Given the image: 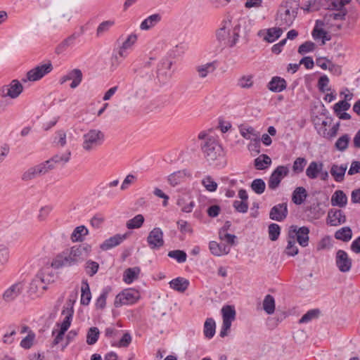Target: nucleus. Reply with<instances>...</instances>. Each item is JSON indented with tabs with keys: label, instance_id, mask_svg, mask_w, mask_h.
<instances>
[{
	"label": "nucleus",
	"instance_id": "nucleus-31",
	"mask_svg": "<svg viewBox=\"0 0 360 360\" xmlns=\"http://www.w3.org/2000/svg\"><path fill=\"white\" fill-rule=\"evenodd\" d=\"M73 314L74 310L72 307L66 308L63 310L62 314L65 316V318L63 322L60 324H58L60 327V330L66 332L68 330L71 325Z\"/></svg>",
	"mask_w": 360,
	"mask_h": 360
},
{
	"label": "nucleus",
	"instance_id": "nucleus-46",
	"mask_svg": "<svg viewBox=\"0 0 360 360\" xmlns=\"http://www.w3.org/2000/svg\"><path fill=\"white\" fill-rule=\"evenodd\" d=\"M350 141L349 134H345L341 136L335 142V146L339 151H345L347 148Z\"/></svg>",
	"mask_w": 360,
	"mask_h": 360
},
{
	"label": "nucleus",
	"instance_id": "nucleus-1",
	"mask_svg": "<svg viewBox=\"0 0 360 360\" xmlns=\"http://www.w3.org/2000/svg\"><path fill=\"white\" fill-rule=\"evenodd\" d=\"M242 22H245L244 19H240L238 24L236 25L233 30V38L229 37L231 27V20H224L221 27L217 30L216 33L217 39L221 46H233L239 38V30Z\"/></svg>",
	"mask_w": 360,
	"mask_h": 360
},
{
	"label": "nucleus",
	"instance_id": "nucleus-37",
	"mask_svg": "<svg viewBox=\"0 0 360 360\" xmlns=\"http://www.w3.org/2000/svg\"><path fill=\"white\" fill-rule=\"evenodd\" d=\"M88 233L89 231L84 226H77L74 229L71 235V239L73 242H82Z\"/></svg>",
	"mask_w": 360,
	"mask_h": 360
},
{
	"label": "nucleus",
	"instance_id": "nucleus-55",
	"mask_svg": "<svg viewBox=\"0 0 360 360\" xmlns=\"http://www.w3.org/2000/svg\"><path fill=\"white\" fill-rule=\"evenodd\" d=\"M221 314L223 319H228L234 321L236 319L235 307L231 305H225L221 309Z\"/></svg>",
	"mask_w": 360,
	"mask_h": 360
},
{
	"label": "nucleus",
	"instance_id": "nucleus-57",
	"mask_svg": "<svg viewBox=\"0 0 360 360\" xmlns=\"http://www.w3.org/2000/svg\"><path fill=\"white\" fill-rule=\"evenodd\" d=\"M269 237L272 241H276L279 238L281 227L277 224H271L268 227Z\"/></svg>",
	"mask_w": 360,
	"mask_h": 360
},
{
	"label": "nucleus",
	"instance_id": "nucleus-44",
	"mask_svg": "<svg viewBox=\"0 0 360 360\" xmlns=\"http://www.w3.org/2000/svg\"><path fill=\"white\" fill-rule=\"evenodd\" d=\"M100 331L97 327H91L86 334V343L89 345H94L98 340Z\"/></svg>",
	"mask_w": 360,
	"mask_h": 360
},
{
	"label": "nucleus",
	"instance_id": "nucleus-34",
	"mask_svg": "<svg viewBox=\"0 0 360 360\" xmlns=\"http://www.w3.org/2000/svg\"><path fill=\"white\" fill-rule=\"evenodd\" d=\"M81 300L80 302L81 304L87 306L89 305L91 299V293L90 291L89 285L88 283L87 280H83L82 282V287H81Z\"/></svg>",
	"mask_w": 360,
	"mask_h": 360
},
{
	"label": "nucleus",
	"instance_id": "nucleus-23",
	"mask_svg": "<svg viewBox=\"0 0 360 360\" xmlns=\"http://www.w3.org/2000/svg\"><path fill=\"white\" fill-rule=\"evenodd\" d=\"M216 69L217 61L201 64L195 67V71L201 79L205 78L209 74L214 72Z\"/></svg>",
	"mask_w": 360,
	"mask_h": 360
},
{
	"label": "nucleus",
	"instance_id": "nucleus-39",
	"mask_svg": "<svg viewBox=\"0 0 360 360\" xmlns=\"http://www.w3.org/2000/svg\"><path fill=\"white\" fill-rule=\"evenodd\" d=\"M271 164V160L267 155L262 154L255 159V167L257 169L262 170Z\"/></svg>",
	"mask_w": 360,
	"mask_h": 360
},
{
	"label": "nucleus",
	"instance_id": "nucleus-63",
	"mask_svg": "<svg viewBox=\"0 0 360 360\" xmlns=\"http://www.w3.org/2000/svg\"><path fill=\"white\" fill-rule=\"evenodd\" d=\"M98 264L96 262L91 260L86 262L85 265L86 272L90 276H93L94 274H96L98 270Z\"/></svg>",
	"mask_w": 360,
	"mask_h": 360
},
{
	"label": "nucleus",
	"instance_id": "nucleus-56",
	"mask_svg": "<svg viewBox=\"0 0 360 360\" xmlns=\"http://www.w3.org/2000/svg\"><path fill=\"white\" fill-rule=\"evenodd\" d=\"M321 203L317 202L313 203L307 207L308 210L313 216L314 219H319L320 217L324 214L325 211L321 207Z\"/></svg>",
	"mask_w": 360,
	"mask_h": 360
},
{
	"label": "nucleus",
	"instance_id": "nucleus-27",
	"mask_svg": "<svg viewBox=\"0 0 360 360\" xmlns=\"http://www.w3.org/2000/svg\"><path fill=\"white\" fill-rule=\"evenodd\" d=\"M172 65V62L165 59L161 61V63L158 65V68L157 70V77L159 80H167L171 77L170 74H168L167 72H164V70H169Z\"/></svg>",
	"mask_w": 360,
	"mask_h": 360
},
{
	"label": "nucleus",
	"instance_id": "nucleus-32",
	"mask_svg": "<svg viewBox=\"0 0 360 360\" xmlns=\"http://www.w3.org/2000/svg\"><path fill=\"white\" fill-rule=\"evenodd\" d=\"M307 197V190L302 187H297L292 195V201L297 205L302 204Z\"/></svg>",
	"mask_w": 360,
	"mask_h": 360
},
{
	"label": "nucleus",
	"instance_id": "nucleus-28",
	"mask_svg": "<svg viewBox=\"0 0 360 360\" xmlns=\"http://www.w3.org/2000/svg\"><path fill=\"white\" fill-rule=\"evenodd\" d=\"M188 286V280L182 277L176 278L169 282V287L173 290L180 292H184L186 291Z\"/></svg>",
	"mask_w": 360,
	"mask_h": 360
},
{
	"label": "nucleus",
	"instance_id": "nucleus-18",
	"mask_svg": "<svg viewBox=\"0 0 360 360\" xmlns=\"http://www.w3.org/2000/svg\"><path fill=\"white\" fill-rule=\"evenodd\" d=\"M346 221V216L341 210L331 209L328 212L327 224L330 226H338Z\"/></svg>",
	"mask_w": 360,
	"mask_h": 360
},
{
	"label": "nucleus",
	"instance_id": "nucleus-36",
	"mask_svg": "<svg viewBox=\"0 0 360 360\" xmlns=\"http://www.w3.org/2000/svg\"><path fill=\"white\" fill-rule=\"evenodd\" d=\"M287 246L285 249V253L290 257H294L298 254V248L296 245L295 238L290 237V234L288 232Z\"/></svg>",
	"mask_w": 360,
	"mask_h": 360
},
{
	"label": "nucleus",
	"instance_id": "nucleus-30",
	"mask_svg": "<svg viewBox=\"0 0 360 360\" xmlns=\"http://www.w3.org/2000/svg\"><path fill=\"white\" fill-rule=\"evenodd\" d=\"M161 18L162 17L160 14H153L142 21L140 25V29L141 30H148L155 27L161 20Z\"/></svg>",
	"mask_w": 360,
	"mask_h": 360
},
{
	"label": "nucleus",
	"instance_id": "nucleus-29",
	"mask_svg": "<svg viewBox=\"0 0 360 360\" xmlns=\"http://www.w3.org/2000/svg\"><path fill=\"white\" fill-rule=\"evenodd\" d=\"M287 84L283 78L274 77L268 84V89L274 92H281L286 88Z\"/></svg>",
	"mask_w": 360,
	"mask_h": 360
},
{
	"label": "nucleus",
	"instance_id": "nucleus-52",
	"mask_svg": "<svg viewBox=\"0 0 360 360\" xmlns=\"http://www.w3.org/2000/svg\"><path fill=\"white\" fill-rule=\"evenodd\" d=\"M131 342V335L129 333H125L118 342L111 340L110 344L112 347H127L129 345Z\"/></svg>",
	"mask_w": 360,
	"mask_h": 360
},
{
	"label": "nucleus",
	"instance_id": "nucleus-40",
	"mask_svg": "<svg viewBox=\"0 0 360 360\" xmlns=\"http://www.w3.org/2000/svg\"><path fill=\"white\" fill-rule=\"evenodd\" d=\"M352 236V229L349 226H345L338 230L335 233V237L338 240L344 242L349 241Z\"/></svg>",
	"mask_w": 360,
	"mask_h": 360
},
{
	"label": "nucleus",
	"instance_id": "nucleus-45",
	"mask_svg": "<svg viewBox=\"0 0 360 360\" xmlns=\"http://www.w3.org/2000/svg\"><path fill=\"white\" fill-rule=\"evenodd\" d=\"M253 78L252 75H243L238 79L237 85L242 89H250L253 86Z\"/></svg>",
	"mask_w": 360,
	"mask_h": 360
},
{
	"label": "nucleus",
	"instance_id": "nucleus-19",
	"mask_svg": "<svg viewBox=\"0 0 360 360\" xmlns=\"http://www.w3.org/2000/svg\"><path fill=\"white\" fill-rule=\"evenodd\" d=\"M70 156L71 152L70 150H67L64 153L55 155L51 159L44 162V163L46 167H49L47 169L49 172L55 168L56 164L64 165L67 163L70 160Z\"/></svg>",
	"mask_w": 360,
	"mask_h": 360
},
{
	"label": "nucleus",
	"instance_id": "nucleus-6",
	"mask_svg": "<svg viewBox=\"0 0 360 360\" xmlns=\"http://www.w3.org/2000/svg\"><path fill=\"white\" fill-rule=\"evenodd\" d=\"M288 232L291 238H295L300 246L304 248L309 245V229L307 226L298 227L296 225H291Z\"/></svg>",
	"mask_w": 360,
	"mask_h": 360
},
{
	"label": "nucleus",
	"instance_id": "nucleus-20",
	"mask_svg": "<svg viewBox=\"0 0 360 360\" xmlns=\"http://www.w3.org/2000/svg\"><path fill=\"white\" fill-rule=\"evenodd\" d=\"M23 285L22 283H16L8 288L3 294V299L6 302L13 301L22 292Z\"/></svg>",
	"mask_w": 360,
	"mask_h": 360
},
{
	"label": "nucleus",
	"instance_id": "nucleus-3",
	"mask_svg": "<svg viewBox=\"0 0 360 360\" xmlns=\"http://www.w3.org/2000/svg\"><path fill=\"white\" fill-rule=\"evenodd\" d=\"M202 151L205 159L211 162H214L224 155L222 146L214 137H208L201 144Z\"/></svg>",
	"mask_w": 360,
	"mask_h": 360
},
{
	"label": "nucleus",
	"instance_id": "nucleus-13",
	"mask_svg": "<svg viewBox=\"0 0 360 360\" xmlns=\"http://www.w3.org/2000/svg\"><path fill=\"white\" fill-rule=\"evenodd\" d=\"M335 264L340 271L346 273L350 271L352 262L345 250H339L336 252Z\"/></svg>",
	"mask_w": 360,
	"mask_h": 360
},
{
	"label": "nucleus",
	"instance_id": "nucleus-41",
	"mask_svg": "<svg viewBox=\"0 0 360 360\" xmlns=\"http://www.w3.org/2000/svg\"><path fill=\"white\" fill-rule=\"evenodd\" d=\"M216 323L213 319L208 318L204 324V335L206 338L210 339L215 334Z\"/></svg>",
	"mask_w": 360,
	"mask_h": 360
},
{
	"label": "nucleus",
	"instance_id": "nucleus-50",
	"mask_svg": "<svg viewBox=\"0 0 360 360\" xmlns=\"http://www.w3.org/2000/svg\"><path fill=\"white\" fill-rule=\"evenodd\" d=\"M321 7H322V6H321L320 0H319V1L310 0V1H306L305 4H304V6L302 7H301V8L304 11L309 13V12L317 11L321 8Z\"/></svg>",
	"mask_w": 360,
	"mask_h": 360
},
{
	"label": "nucleus",
	"instance_id": "nucleus-53",
	"mask_svg": "<svg viewBox=\"0 0 360 360\" xmlns=\"http://www.w3.org/2000/svg\"><path fill=\"white\" fill-rule=\"evenodd\" d=\"M335 11V12H332L326 15V18H328V20H344L345 19V16L347 14V9L341 8H339V10Z\"/></svg>",
	"mask_w": 360,
	"mask_h": 360
},
{
	"label": "nucleus",
	"instance_id": "nucleus-64",
	"mask_svg": "<svg viewBox=\"0 0 360 360\" xmlns=\"http://www.w3.org/2000/svg\"><path fill=\"white\" fill-rule=\"evenodd\" d=\"M315 49V44L311 41H305L298 48V53L300 54H305L309 52H311Z\"/></svg>",
	"mask_w": 360,
	"mask_h": 360
},
{
	"label": "nucleus",
	"instance_id": "nucleus-11",
	"mask_svg": "<svg viewBox=\"0 0 360 360\" xmlns=\"http://www.w3.org/2000/svg\"><path fill=\"white\" fill-rule=\"evenodd\" d=\"M147 243L152 250H158L164 245L163 232L160 228L155 227L149 232Z\"/></svg>",
	"mask_w": 360,
	"mask_h": 360
},
{
	"label": "nucleus",
	"instance_id": "nucleus-54",
	"mask_svg": "<svg viewBox=\"0 0 360 360\" xmlns=\"http://www.w3.org/2000/svg\"><path fill=\"white\" fill-rule=\"evenodd\" d=\"M321 6L328 10H339L342 8L341 0H320Z\"/></svg>",
	"mask_w": 360,
	"mask_h": 360
},
{
	"label": "nucleus",
	"instance_id": "nucleus-59",
	"mask_svg": "<svg viewBox=\"0 0 360 360\" xmlns=\"http://www.w3.org/2000/svg\"><path fill=\"white\" fill-rule=\"evenodd\" d=\"M307 165V160L304 158H297L293 162L292 171L295 174H300L303 172Z\"/></svg>",
	"mask_w": 360,
	"mask_h": 360
},
{
	"label": "nucleus",
	"instance_id": "nucleus-14",
	"mask_svg": "<svg viewBox=\"0 0 360 360\" xmlns=\"http://www.w3.org/2000/svg\"><path fill=\"white\" fill-rule=\"evenodd\" d=\"M84 33V27L82 26L79 32H75L63 40L56 48V53L59 55L65 52L68 48L74 46L75 40Z\"/></svg>",
	"mask_w": 360,
	"mask_h": 360
},
{
	"label": "nucleus",
	"instance_id": "nucleus-60",
	"mask_svg": "<svg viewBox=\"0 0 360 360\" xmlns=\"http://www.w3.org/2000/svg\"><path fill=\"white\" fill-rule=\"evenodd\" d=\"M319 309H311L302 316V318L299 321V323H309L314 319L317 318L319 316Z\"/></svg>",
	"mask_w": 360,
	"mask_h": 360
},
{
	"label": "nucleus",
	"instance_id": "nucleus-58",
	"mask_svg": "<svg viewBox=\"0 0 360 360\" xmlns=\"http://www.w3.org/2000/svg\"><path fill=\"white\" fill-rule=\"evenodd\" d=\"M168 256L176 259L179 263H184L186 261L187 255L184 250H175L168 252Z\"/></svg>",
	"mask_w": 360,
	"mask_h": 360
},
{
	"label": "nucleus",
	"instance_id": "nucleus-33",
	"mask_svg": "<svg viewBox=\"0 0 360 360\" xmlns=\"http://www.w3.org/2000/svg\"><path fill=\"white\" fill-rule=\"evenodd\" d=\"M177 205L181 208V212L190 213L192 212L195 203L188 197H181L177 200Z\"/></svg>",
	"mask_w": 360,
	"mask_h": 360
},
{
	"label": "nucleus",
	"instance_id": "nucleus-15",
	"mask_svg": "<svg viewBox=\"0 0 360 360\" xmlns=\"http://www.w3.org/2000/svg\"><path fill=\"white\" fill-rule=\"evenodd\" d=\"M47 168H49V167H46L44 162L30 167L22 174V180L25 181H30L39 175H44L49 172Z\"/></svg>",
	"mask_w": 360,
	"mask_h": 360
},
{
	"label": "nucleus",
	"instance_id": "nucleus-43",
	"mask_svg": "<svg viewBox=\"0 0 360 360\" xmlns=\"http://www.w3.org/2000/svg\"><path fill=\"white\" fill-rule=\"evenodd\" d=\"M263 309L268 314H274L275 311V300L272 295H267L264 297Z\"/></svg>",
	"mask_w": 360,
	"mask_h": 360
},
{
	"label": "nucleus",
	"instance_id": "nucleus-61",
	"mask_svg": "<svg viewBox=\"0 0 360 360\" xmlns=\"http://www.w3.org/2000/svg\"><path fill=\"white\" fill-rule=\"evenodd\" d=\"M202 184L205 187L206 190L210 192H214L217 188V184L210 176H206L202 180Z\"/></svg>",
	"mask_w": 360,
	"mask_h": 360
},
{
	"label": "nucleus",
	"instance_id": "nucleus-16",
	"mask_svg": "<svg viewBox=\"0 0 360 360\" xmlns=\"http://www.w3.org/2000/svg\"><path fill=\"white\" fill-rule=\"evenodd\" d=\"M288 206L286 202L274 205L270 210L269 218L277 221H283L288 215Z\"/></svg>",
	"mask_w": 360,
	"mask_h": 360
},
{
	"label": "nucleus",
	"instance_id": "nucleus-49",
	"mask_svg": "<svg viewBox=\"0 0 360 360\" xmlns=\"http://www.w3.org/2000/svg\"><path fill=\"white\" fill-rule=\"evenodd\" d=\"M239 130L240 135L246 139L252 140L254 138L257 137V134L255 132V130L252 127H245V126H240Z\"/></svg>",
	"mask_w": 360,
	"mask_h": 360
},
{
	"label": "nucleus",
	"instance_id": "nucleus-10",
	"mask_svg": "<svg viewBox=\"0 0 360 360\" xmlns=\"http://www.w3.org/2000/svg\"><path fill=\"white\" fill-rule=\"evenodd\" d=\"M52 69L53 66L50 62L46 64L38 65L27 72V79H23V82H27V80L32 82L37 81L50 72Z\"/></svg>",
	"mask_w": 360,
	"mask_h": 360
},
{
	"label": "nucleus",
	"instance_id": "nucleus-21",
	"mask_svg": "<svg viewBox=\"0 0 360 360\" xmlns=\"http://www.w3.org/2000/svg\"><path fill=\"white\" fill-rule=\"evenodd\" d=\"M209 249L213 255L217 257L228 255L231 250V248L228 245L219 243L216 241L210 242Z\"/></svg>",
	"mask_w": 360,
	"mask_h": 360
},
{
	"label": "nucleus",
	"instance_id": "nucleus-47",
	"mask_svg": "<svg viewBox=\"0 0 360 360\" xmlns=\"http://www.w3.org/2000/svg\"><path fill=\"white\" fill-rule=\"evenodd\" d=\"M251 189L257 194H262L266 188V184L262 179H256L253 180L250 185Z\"/></svg>",
	"mask_w": 360,
	"mask_h": 360
},
{
	"label": "nucleus",
	"instance_id": "nucleus-8",
	"mask_svg": "<svg viewBox=\"0 0 360 360\" xmlns=\"http://www.w3.org/2000/svg\"><path fill=\"white\" fill-rule=\"evenodd\" d=\"M22 91V84L18 79H13L9 84L4 85L0 89V95L1 97L15 99L20 95Z\"/></svg>",
	"mask_w": 360,
	"mask_h": 360
},
{
	"label": "nucleus",
	"instance_id": "nucleus-35",
	"mask_svg": "<svg viewBox=\"0 0 360 360\" xmlns=\"http://www.w3.org/2000/svg\"><path fill=\"white\" fill-rule=\"evenodd\" d=\"M141 269L139 267L128 268L124 272L123 281L126 283L130 284L138 278Z\"/></svg>",
	"mask_w": 360,
	"mask_h": 360
},
{
	"label": "nucleus",
	"instance_id": "nucleus-2",
	"mask_svg": "<svg viewBox=\"0 0 360 360\" xmlns=\"http://www.w3.org/2000/svg\"><path fill=\"white\" fill-rule=\"evenodd\" d=\"M84 259L82 257V248L72 247L69 252H65L57 255L51 262V266L60 269L64 266H71L78 264Z\"/></svg>",
	"mask_w": 360,
	"mask_h": 360
},
{
	"label": "nucleus",
	"instance_id": "nucleus-12",
	"mask_svg": "<svg viewBox=\"0 0 360 360\" xmlns=\"http://www.w3.org/2000/svg\"><path fill=\"white\" fill-rule=\"evenodd\" d=\"M136 41L137 35L136 34H129L125 41H123L122 45L119 47L117 54L112 56V63H114L115 61L117 65L120 63L118 61L119 57L125 58L128 55L127 50L130 49L136 42Z\"/></svg>",
	"mask_w": 360,
	"mask_h": 360
},
{
	"label": "nucleus",
	"instance_id": "nucleus-42",
	"mask_svg": "<svg viewBox=\"0 0 360 360\" xmlns=\"http://www.w3.org/2000/svg\"><path fill=\"white\" fill-rule=\"evenodd\" d=\"M283 33V30L281 27H272L267 30L266 35L264 40L272 43L278 39Z\"/></svg>",
	"mask_w": 360,
	"mask_h": 360
},
{
	"label": "nucleus",
	"instance_id": "nucleus-26",
	"mask_svg": "<svg viewBox=\"0 0 360 360\" xmlns=\"http://www.w3.org/2000/svg\"><path fill=\"white\" fill-rule=\"evenodd\" d=\"M323 168V162L312 161L306 169V176L310 179H315L319 176V172Z\"/></svg>",
	"mask_w": 360,
	"mask_h": 360
},
{
	"label": "nucleus",
	"instance_id": "nucleus-22",
	"mask_svg": "<svg viewBox=\"0 0 360 360\" xmlns=\"http://www.w3.org/2000/svg\"><path fill=\"white\" fill-rule=\"evenodd\" d=\"M347 169V165L346 164L340 165L333 164L330 169V173L336 182H342L345 179Z\"/></svg>",
	"mask_w": 360,
	"mask_h": 360
},
{
	"label": "nucleus",
	"instance_id": "nucleus-17",
	"mask_svg": "<svg viewBox=\"0 0 360 360\" xmlns=\"http://www.w3.org/2000/svg\"><path fill=\"white\" fill-rule=\"evenodd\" d=\"M82 72L79 69L75 68L70 71L66 75L60 78V82L61 84H64L68 80H72L70 86L72 89L77 87L82 80Z\"/></svg>",
	"mask_w": 360,
	"mask_h": 360
},
{
	"label": "nucleus",
	"instance_id": "nucleus-9",
	"mask_svg": "<svg viewBox=\"0 0 360 360\" xmlns=\"http://www.w3.org/2000/svg\"><path fill=\"white\" fill-rule=\"evenodd\" d=\"M297 15V14L295 13V12L280 6L277 12L276 20L279 26L286 29L292 25Z\"/></svg>",
	"mask_w": 360,
	"mask_h": 360
},
{
	"label": "nucleus",
	"instance_id": "nucleus-51",
	"mask_svg": "<svg viewBox=\"0 0 360 360\" xmlns=\"http://www.w3.org/2000/svg\"><path fill=\"white\" fill-rule=\"evenodd\" d=\"M280 6L297 14L298 10L300 8V0H284Z\"/></svg>",
	"mask_w": 360,
	"mask_h": 360
},
{
	"label": "nucleus",
	"instance_id": "nucleus-25",
	"mask_svg": "<svg viewBox=\"0 0 360 360\" xmlns=\"http://www.w3.org/2000/svg\"><path fill=\"white\" fill-rule=\"evenodd\" d=\"M347 196L342 190L335 191L331 196L332 206L345 207L347 204Z\"/></svg>",
	"mask_w": 360,
	"mask_h": 360
},
{
	"label": "nucleus",
	"instance_id": "nucleus-24",
	"mask_svg": "<svg viewBox=\"0 0 360 360\" xmlns=\"http://www.w3.org/2000/svg\"><path fill=\"white\" fill-rule=\"evenodd\" d=\"M127 238L126 234H116L108 239L105 240L100 248L103 250H108L120 245Z\"/></svg>",
	"mask_w": 360,
	"mask_h": 360
},
{
	"label": "nucleus",
	"instance_id": "nucleus-38",
	"mask_svg": "<svg viewBox=\"0 0 360 360\" xmlns=\"http://www.w3.org/2000/svg\"><path fill=\"white\" fill-rule=\"evenodd\" d=\"M111 287L106 286L105 287L99 295V297L96 299L95 306L96 309H103L105 307L106 305V299L108 294L111 291Z\"/></svg>",
	"mask_w": 360,
	"mask_h": 360
},
{
	"label": "nucleus",
	"instance_id": "nucleus-4",
	"mask_svg": "<svg viewBox=\"0 0 360 360\" xmlns=\"http://www.w3.org/2000/svg\"><path fill=\"white\" fill-rule=\"evenodd\" d=\"M104 134L98 129H90L83 135L82 148L91 152L101 146L104 141Z\"/></svg>",
	"mask_w": 360,
	"mask_h": 360
},
{
	"label": "nucleus",
	"instance_id": "nucleus-7",
	"mask_svg": "<svg viewBox=\"0 0 360 360\" xmlns=\"http://www.w3.org/2000/svg\"><path fill=\"white\" fill-rule=\"evenodd\" d=\"M289 174L288 165H279L271 173L268 181L269 188L274 191L280 185L282 179Z\"/></svg>",
	"mask_w": 360,
	"mask_h": 360
},
{
	"label": "nucleus",
	"instance_id": "nucleus-62",
	"mask_svg": "<svg viewBox=\"0 0 360 360\" xmlns=\"http://www.w3.org/2000/svg\"><path fill=\"white\" fill-rule=\"evenodd\" d=\"M34 338L35 334L32 331H30L27 335L21 340L20 346L26 349L31 348Z\"/></svg>",
	"mask_w": 360,
	"mask_h": 360
},
{
	"label": "nucleus",
	"instance_id": "nucleus-48",
	"mask_svg": "<svg viewBox=\"0 0 360 360\" xmlns=\"http://www.w3.org/2000/svg\"><path fill=\"white\" fill-rule=\"evenodd\" d=\"M144 222V217L142 214H137L127 222V227L129 229L140 228Z\"/></svg>",
	"mask_w": 360,
	"mask_h": 360
},
{
	"label": "nucleus",
	"instance_id": "nucleus-5",
	"mask_svg": "<svg viewBox=\"0 0 360 360\" xmlns=\"http://www.w3.org/2000/svg\"><path fill=\"white\" fill-rule=\"evenodd\" d=\"M139 298L140 293L138 290L132 288L125 289L116 296L114 305L115 307H120L122 305L133 304Z\"/></svg>",
	"mask_w": 360,
	"mask_h": 360
}]
</instances>
